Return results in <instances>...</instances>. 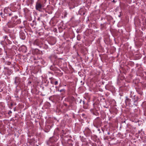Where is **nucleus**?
<instances>
[{"mask_svg":"<svg viewBox=\"0 0 146 146\" xmlns=\"http://www.w3.org/2000/svg\"><path fill=\"white\" fill-rule=\"evenodd\" d=\"M42 7V6L40 3L38 2L36 3V10H40Z\"/></svg>","mask_w":146,"mask_h":146,"instance_id":"nucleus-1","label":"nucleus"},{"mask_svg":"<svg viewBox=\"0 0 146 146\" xmlns=\"http://www.w3.org/2000/svg\"><path fill=\"white\" fill-rule=\"evenodd\" d=\"M58 84V81H56L54 82V84L55 85H56Z\"/></svg>","mask_w":146,"mask_h":146,"instance_id":"nucleus-4","label":"nucleus"},{"mask_svg":"<svg viewBox=\"0 0 146 146\" xmlns=\"http://www.w3.org/2000/svg\"><path fill=\"white\" fill-rule=\"evenodd\" d=\"M63 90H60V92H62V91H63Z\"/></svg>","mask_w":146,"mask_h":146,"instance_id":"nucleus-5","label":"nucleus"},{"mask_svg":"<svg viewBox=\"0 0 146 146\" xmlns=\"http://www.w3.org/2000/svg\"><path fill=\"white\" fill-rule=\"evenodd\" d=\"M19 77H16L15 78V82H17V83H18V82L17 80H19Z\"/></svg>","mask_w":146,"mask_h":146,"instance_id":"nucleus-3","label":"nucleus"},{"mask_svg":"<svg viewBox=\"0 0 146 146\" xmlns=\"http://www.w3.org/2000/svg\"><path fill=\"white\" fill-rule=\"evenodd\" d=\"M8 25L10 27H13L14 26V25H13V23L11 21H9L8 23Z\"/></svg>","mask_w":146,"mask_h":146,"instance_id":"nucleus-2","label":"nucleus"}]
</instances>
